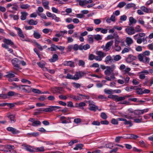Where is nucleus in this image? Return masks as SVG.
Returning <instances> with one entry per match:
<instances>
[{"mask_svg":"<svg viewBox=\"0 0 153 153\" xmlns=\"http://www.w3.org/2000/svg\"><path fill=\"white\" fill-rule=\"evenodd\" d=\"M35 151L38 152H42L45 150L43 146L40 147H37L36 149H35Z\"/></svg>","mask_w":153,"mask_h":153,"instance_id":"obj_35","label":"nucleus"},{"mask_svg":"<svg viewBox=\"0 0 153 153\" xmlns=\"http://www.w3.org/2000/svg\"><path fill=\"white\" fill-rule=\"evenodd\" d=\"M12 62L15 69L18 70L20 69V64H21V61L19 60L18 59L15 58L12 60Z\"/></svg>","mask_w":153,"mask_h":153,"instance_id":"obj_1","label":"nucleus"},{"mask_svg":"<svg viewBox=\"0 0 153 153\" xmlns=\"http://www.w3.org/2000/svg\"><path fill=\"white\" fill-rule=\"evenodd\" d=\"M74 86L76 88H79L81 86V85L79 83H76V82H73L72 83Z\"/></svg>","mask_w":153,"mask_h":153,"instance_id":"obj_60","label":"nucleus"},{"mask_svg":"<svg viewBox=\"0 0 153 153\" xmlns=\"http://www.w3.org/2000/svg\"><path fill=\"white\" fill-rule=\"evenodd\" d=\"M113 43V41H111L106 44L105 45L106 51H108L110 49L111 46L112 45Z\"/></svg>","mask_w":153,"mask_h":153,"instance_id":"obj_10","label":"nucleus"},{"mask_svg":"<svg viewBox=\"0 0 153 153\" xmlns=\"http://www.w3.org/2000/svg\"><path fill=\"white\" fill-rule=\"evenodd\" d=\"M139 137V136L137 135L134 134H131L130 135V136L129 137H126L127 139H136Z\"/></svg>","mask_w":153,"mask_h":153,"instance_id":"obj_40","label":"nucleus"},{"mask_svg":"<svg viewBox=\"0 0 153 153\" xmlns=\"http://www.w3.org/2000/svg\"><path fill=\"white\" fill-rule=\"evenodd\" d=\"M41 122L39 121L35 120L33 122L31 125L34 126H36L39 125H41Z\"/></svg>","mask_w":153,"mask_h":153,"instance_id":"obj_27","label":"nucleus"},{"mask_svg":"<svg viewBox=\"0 0 153 153\" xmlns=\"http://www.w3.org/2000/svg\"><path fill=\"white\" fill-rule=\"evenodd\" d=\"M74 100L75 101H77L79 100H82V98L79 97L74 95Z\"/></svg>","mask_w":153,"mask_h":153,"instance_id":"obj_56","label":"nucleus"},{"mask_svg":"<svg viewBox=\"0 0 153 153\" xmlns=\"http://www.w3.org/2000/svg\"><path fill=\"white\" fill-rule=\"evenodd\" d=\"M124 124L125 125H129V126L131 127L133 125L132 123H131V120L127 121L126 120V121H125L124 122Z\"/></svg>","mask_w":153,"mask_h":153,"instance_id":"obj_44","label":"nucleus"},{"mask_svg":"<svg viewBox=\"0 0 153 153\" xmlns=\"http://www.w3.org/2000/svg\"><path fill=\"white\" fill-rule=\"evenodd\" d=\"M39 111H44L46 112H51V106L48 108H47L44 109H43L42 108H39L38 109Z\"/></svg>","mask_w":153,"mask_h":153,"instance_id":"obj_25","label":"nucleus"},{"mask_svg":"<svg viewBox=\"0 0 153 153\" xmlns=\"http://www.w3.org/2000/svg\"><path fill=\"white\" fill-rule=\"evenodd\" d=\"M144 56L145 55H144L143 53L139 54L138 56L139 60L140 62H143Z\"/></svg>","mask_w":153,"mask_h":153,"instance_id":"obj_31","label":"nucleus"},{"mask_svg":"<svg viewBox=\"0 0 153 153\" xmlns=\"http://www.w3.org/2000/svg\"><path fill=\"white\" fill-rule=\"evenodd\" d=\"M51 111H53L56 110L57 109H58L60 108H61V107H60L58 106H51Z\"/></svg>","mask_w":153,"mask_h":153,"instance_id":"obj_49","label":"nucleus"},{"mask_svg":"<svg viewBox=\"0 0 153 153\" xmlns=\"http://www.w3.org/2000/svg\"><path fill=\"white\" fill-rule=\"evenodd\" d=\"M135 32H140L143 31V29L141 28V27L139 25H137L136 26L135 28Z\"/></svg>","mask_w":153,"mask_h":153,"instance_id":"obj_26","label":"nucleus"},{"mask_svg":"<svg viewBox=\"0 0 153 153\" xmlns=\"http://www.w3.org/2000/svg\"><path fill=\"white\" fill-rule=\"evenodd\" d=\"M126 42L128 45H129L133 43V41L131 38L128 37L126 38Z\"/></svg>","mask_w":153,"mask_h":153,"instance_id":"obj_29","label":"nucleus"},{"mask_svg":"<svg viewBox=\"0 0 153 153\" xmlns=\"http://www.w3.org/2000/svg\"><path fill=\"white\" fill-rule=\"evenodd\" d=\"M125 30L127 33L129 35H131L135 33V29L133 27H127Z\"/></svg>","mask_w":153,"mask_h":153,"instance_id":"obj_5","label":"nucleus"},{"mask_svg":"<svg viewBox=\"0 0 153 153\" xmlns=\"http://www.w3.org/2000/svg\"><path fill=\"white\" fill-rule=\"evenodd\" d=\"M113 62H115V61H117L120 60L121 59V56L119 55H116L115 56H113Z\"/></svg>","mask_w":153,"mask_h":153,"instance_id":"obj_22","label":"nucleus"},{"mask_svg":"<svg viewBox=\"0 0 153 153\" xmlns=\"http://www.w3.org/2000/svg\"><path fill=\"white\" fill-rule=\"evenodd\" d=\"M150 59L149 57H148L146 56H144L143 61L142 62L145 63L146 64L149 63V62Z\"/></svg>","mask_w":153,"mask_h":153,"instance_id":"obj_39","label":"nucleus"},{"mask_svg":"<svg viewBox=\"0 0 153 153\" xmlns=\"http://www.w3.org/2000/svg\"><path fill=\"white\" fill-rule=\"evenodd\" d=\"M94 39L97 40H99L102 39V38L100 35L97 34L94 36Z\"/></svg>","mask_w":153,"mask_h":153,"instance_id":"obj_43","label":"nucleus"},{"mask_svg":"<svg viewBox=\"0 0 153 153\" xmlns=\"http://www.w3.org/2000/svg\"><path fill=\"white\" fill-rule=\"evenodd\" d=\"M14 28L18 30V34L19 36L21 38V39L23 41H25L26 40H24L25 36L23 34L22 30L19 27H15Z\"/></svg>","mask_w":153,"mask_h":153,"instance_id":"obj_4","label":"nucleus"},{"mask_svg":"<svg viewBox=\"0 0 153 153\" xmlns=\"http://www.w3.org/2000/svg\"><path fill=\"white\" fill-rule=\"evenodd\" d=\"M63 65L65 66H69L71 67H75L74 62L72 61H65L63 63Z\"/></svg>","mask_w":153,"mask_h":153,"instance_id":"obj_8","label":"nucleus"},{"mask_svg":"<svg viewBox=\"0 0 153 153\" xmlns=\"http://www.w3.org/2000/svg\"><path fill=\"white\" fill-rule=\"evenodd\" d=\"M56 45H55L54 44H52L51 45V51H56Z\"/></svg>","mask_w":153,"mask_h":153,"instance_id":"obj_58","label":"nucleus"},{"mask_svg":"<svg viewBox=\"0 0 153 153\" xmlns=\"http://www.w3.org/2000/svg\"><path fill=\"white\" fill-rule=\"evenodd\" d=\"M137 93L138 94H143V91L141 88H137Z\"/></svg>","mask_w":153,"mask_h":153,"instance_id":"obj_48","label":"nucleus"},{"mask_svg":"<svg viewBox=\"0 0 153 153\" xmlns=\"http://www.w3.org/2000/svg\"><path fill=\"white\" fill-rule=\"evenodd\" d=\"M85 0L82 1H79V4L80 6H85L86 5Z\"/></svg>","mask_w":153,"mask_h":153,"instance_id":"obj_51","label":"nucleus"},{"mask_svg":"<svg viewBox=\"0 0 153 153\" xmlns=\"http://www.w3.org/2000/svg\"><path fill=\"white\" fill-rule=\"evenodd\" d=\"M127 19V16L125 15H123L120 16V20L121 21H125Z\"/></svg>","mask_w":153,"mask_h":153,"instance_id":"obj_62","label":"nucleus"},{"mask_svg":"<svg viewBox=\"0 0 153 153\" xmlns=\"http://www.w3.org/2000/svg\"><path fill=\"white\" fill-rule=\"evenodd\" d=\"M135 6V5L133 3H129L127 4L126 6V8L129 9L132 7H134Z\"/></svg>","mask_w":153,"mask_h":153,"instance_id":"obj_38","label":"nucleus"},{"mask_svg":"<svg viewBox=\"0 0 153 153\" xmlns=\"http://www.w3.org/2000/svg\"><path fill=\"white\" fill-rule=\"evenodd\" d=\"M52 19L55 20L56 22H58L60 21V19L59 17H56L54 14V15H53Z\"/></svg>","mask_w":153,"mask_h":153,"instance_id":"obj_54","label":"nucleus"},{"mask_svg":"<svg viewBox=\"0 0 153 153\" xmlns=\"http://www.w3.org/2000/svg\"><path fill=\"white\" fill-rule=\"evenodd\" d=\"M143 111L142 110H135L134 114L136 115H139L143 114Z\"/></svg>","mask_w":153,"mask_h":153,"instance_id":"obj_32","label":"nucleus"},{"mask_svg":"<svg viewBox=\"0 0 153 153\" xmlns=\"http://www.w3.org/2000/svg\"><path fill=\"white\" fill-rule=\"evenodd\" d=\"M42 5L45 9H49V7L48 6L49 2L46 0H43L42 1Z\"/></svg>","mask_w":153,"mask_h":153,"instance_id":"obj_13","label":"nucleus"},{"mask_svg":"<svg viewBox=\"0 0 153 153\" xmlns=\"http://www.w3.org/2000/svg\"><path fill=\"white\" fill-rule=\"evenodd\" d=\"M100 117L102 119L104 120H106L107 117L106 114L104 112H102L101 113Z\"/></svg>","mask_w":153,"mask_h":153,"instance_id":"obj_41","label":"nucleus"},{"mask_svg":"<svg viewBox=\"0 0 153 153\" xmlns=\"http://www.w3.org/2000/svg\"><path fill=\"white\" fill-rule=\"evenodd\" d=\"M18 94L15 93L14 92L12 91H10L8 92L7 95L9 96H12L15 95H18Z\"/></svg>","mask_w":153,"mask_h":153,"instance_id":"obj_45","label":"nucleus"},{"mask_svg":"<svg viewBox=\"0 0 153 153\" xmlns=\"http://www.w3.org/2000/svg\"><path fill=\"white\" fill-rule=\"evenodd\" d=\"M25 147L26 150L29 152H32L35 151V149L33 148L30 146H25Z\"/></svg>","mask_w":153,"mask_h":153,"instance_id":"obj_19","label":"nucleus"},{"mask_svg":"<svg viewBox=\"0 0 153 153\" xmlns=\"http://www.w3.org/2000/svg\"><path fill=\"white\" fill-rule=\"evenodd\" d=\"M3 42L7 45H14L13 43L11 41V40L4 39Z\"/></svg>","mask_w":153,"mask_h":153,"instance_id":"obj_24","label":"nucleus"},{"mask_svg":"<svg viewBox=\"0 0 153 153\" xmlns=\"http://www.w3.org/2000/svg\"><path fill=\"white\" fill-rule=\"evenodd\" d=\"M129 22L130 23L129 24V25L131 26L133 24H134L137 22V20L133 17L131 16L129 18Z\"/></svg>","mask_w":153,"mask_h":153,"instance_id":"obj_14","label":"nucleus"},{"mask_svg":"<svg viewBox=\"0 0 153 153\" xmlns=\"http://www.w3.org/2000/svg\"><path fill=\"white\" fill-rule=\"evenodd\" d=\"M7 130L11 132L13 134H16L19 133V131L12 127H8L7 128Z\"/></svg>","mask_w":153,"mask_h":153,"instance_id":"obj_9","label":"nucleus"},{"mask_svg":"<svg viewBox=\"0 0 153 153\" xmlns=\"http://www.w3.org/2000/svg\"><path fill=\"white\" fill-rule=\"evenodd\" d=\"M16 87L19 88V89H22L25 91V92L29 93L31 91V88L30 86L27 85H19L16 86Z\"/></svg>","mask_w":153,"mask_h":153,"instance_id":"obj_2","label":"nucleus"},{"mask_svg":"<svg viewBox=\"0 0 153 153\" xmlns=\"http://www.w3.org/2000/svg\"><path fill=\"white\" fill-rule=\"evenodd\" d=\"M29 7V6L27 4H23L20 5L21 8L24 9H27Z\"/></svg>","mask_w":153,"mask_h":153,"instance_id":"obj_47","label":"nucleus"},{"mask_svg":"<svg viewBox=\"0 0 153 153\" xmlns=\"http://www.w3.org/2000/svg\"><path fill=\"white\" fill-rule=\"evenodd\" d=\"M105 62L106 64L113 62V59L110 55L107 56L105 59Z\"/></svg>","mask_w":153,"mask_h":153,"instance_id":"obj_11","label":"nucleus"},{"mask_svg":"<svg viewBox=\"0 0 153 153\" xmlns=\"http://www.w3.org/2000/svg\"><path fill=\"white\" fill-rule=\"evenodd\" d=\"M78 65L79 66H81L83 67H85V62L82 60H79V61Z\"/></svg>","mask_w":153,"mask_h":153,"instance_id":"obj_37","label":"nucleus"},{"mask_svg":"<svg viewBox=\"0 0 153 153\" xmlns=\"http://www.w3.org/2000/svg\"><path fill=\"white\" fill-rule=\"evenodd\" d=\"M92 35H88V41L90 44H92L94 42V39L92 37Z\"/></svg>","mask_w":153,"mask_h":153,"instance_id":"obj_36","label":"nucleus"},{"mask_svg":"<svg viewBox=\"0 0 153 153\" xmlns=\"http://www.w3.org/2000/svg\"><path fill=\"white\" fill-rule=\"evenodd\" d=\"M89 106L88 109L90 111H96L97 110H98V107L95 105L93 103L90 102L89 104Z\"/></svg>","mask_w":153,"mask_h":153,"instance_id":"obj_6","label":"nucleus"},{"mask_svg":"<svg viewBox=\"0 0 153 153\" xmlns=\"http://www.w3.org/2000/svg\"><path fill=\"white\" fill-rule=\"evenodd\" d=\"M83 146V145L82 144H78L76 145L75 147L74 148V149L75 150H77L79 149H82Z\"/></svg>","mask_w":153,"mask_h":153,"instance_id":"obj_30","label":"nucleus"},{"mask_svg":"<svg viewBox=\"0 0 153 153\" xmlns=\"http://www.w3.org/2000/svg\"><path fill=\"white\" fill-rule=\"evenodd\" d=\"M58 59V56L56 54H54L53 55L51 58L49 59V61L52 62H53Z\"/></svg>","mask_w":153,"mask_h":153,"instance_id":"obj_12","label":"nucleus"},{"mask_svg":"<svg viewBox=\"0 0 153 153\" xmlns=\"http://www.w3.org/2000/svg\"><path fill=\"white\" fill-rule=\"evenodd\" d=\"M27 134L28 136H30V137H36L39 135V134L38 132H32L28 133Z\"/></svg>","mask_w":153,"mask_h":153,"instance_id":"obj_28","label":"nucleus"},{"mask_svg":"<svg viewBox=\"0 0 153 153\" xmlns=\"http://www.w3.org/2000/svg\"><path fill=\"white\" fill-rule=\"evenodd\" d=\"M56 87H54L53 88H51L50 89L51 91L53 93H55L56 92L58 93V91H57V90L55 88Z\"/></svg>","mask_w":153,"mask_h":153,"instance_id":"obj_50","label":"nucleus"},{"mask_svg":"<svg viewBox=\"0 0 153 153\" xmlns=\"http://www.w3.org/2000/svg\"><path fill=\"white\" fill-rule=\"evenodd\" d=\"M137 59V57L132 55H129L126 59V61L128 63H130L133 60H135Z\"/></svg>","mask_w":153,"mask_h":153,"instance_id":"obj_7","label":"nucleus"},{"mask_svg":"<svg viewBox=\"0 0 153 153\" xmlns=\"http://www.w3.org/2000/svg\"><path fill=\"white\" fill-rule=\"evenodd\" d=\"M5 147L6 149H7L9 150L13 149L14 148V146H11L10 145H6Z\"/></svg>","mask_w":153,"mask_h":153,"instance_id":"obj_53","label":"nucleus"},{"mask_svg":"<svg viewBox=\"0 0 153 153\" xmlns=\"http://www.w3.org/2000/svg\"><path fill=\"white\" fill-rule=\"evenodd\" d=\"M81 122V120L80 118H77L74 119V122L78 124Z\"/></svg>","mask_w":153,"mask_h":153,"instance_id":"obj_63","label":"nucleus"},{"mask_svg":"<svg viewBox=\"0 0 153 153\" xmlns=\"http://www.w3.org/2000/svg\"><path fill=\"white\" fill-rule=\"evenodd\" d=\"M108 68H109L111 70V71L113 72L114 69L115 68L116 66L114 64H113L111 65V66H108Z\"/></svg>","mask_w":153,"mask_h":153,"instance_id":"obj_57","label":"nucleus"},{"mask_svg":"<svg viewBox=\"0 0 153 153\" xmlns=\"http://www.w3.org/2000/svg\"><path fill=\"white\" fill-rule=\"evenodd\" d=\"M101 20L99 19H96L94 20V22L96 25H99L101 22Z\"/></svg>","mask_w":153,"mask_h":153,"instance_id":"obj_59","label":"nucleus"},{"mask_svg":"<svg viewBox=\"0 0 153 153\" xmlns=\"http://www.w3.org/2000/svg\"><path fill=\"white\" fill-rule=\"evenodd\" d=\"M21 13L22 14L20 17L21 19L22 20H25L26 18V16L27 15V13L25 12H21Z\"/></svg>","mask_w":153,"mask_h":153,"instance_id":"obj_17","label":"nucleus"},{"mask_svg":"<svg viewBox=\"0 0 153 153\" xmlns=\"http://www.w3.org/2000/svg\"><path fill=\"white\" fill-rule=\"evenodd\" d=\"M58 91V93L60 94H62L65 91L63 89V88L62 87H57L55 88Z\"/></svg>","mask_w":153,"mask_h":153,"instance_id":"obj_23","label":"nucleus"},{"mask_svg":"<svg viewBox=\"0 0 153 153\" xmlns=\"http://www.w3.org/2000/svg\"><path fill=\"white\" fill-rule=\"evenodd\" d=\"M112 72H113L108 68V66H107L106 69L104 71L105 74L106 76H109L111 74Z\"/></svg>","mask_w":153,"mask_h":153,"instance_id":"obj_18","label":"nucleus"},{"mask_svg":"<svg viewBox=\"0 0 153 153\" xmlns=\"http://www.w3.org/2000/svg\"><path fill=\"white\" fill-rule=\"evenodd\" d=\"M111 123L114 125H117L118 124V122L116 119L113 118L111 120Z\"/></svg>","mask_w":153,"mask_h":153,"instance_id":"obj_55","label":"nucleus"},{"mask_svg":"<svg viewBox=\"0 0 153 153\" xmlns=\"http://www.w3.org/2000/svg\"><path fill=\"white\" fill-rule=\"evenodd\" d=\"M32 92H33L34 93H37V94H40L41 93V91L39 90V89L33 88L32 89Z\"/></svg>","mask_w":153,"mask_h":153,"instance_id":"obj_61","label":"nucleus"},{"mask_svg":"<svg viewBox=\"0 0 153 153\" xmlns=\"http://www.w3.org/2000/svg\"><path fill=\"white\" fill-rule=\"evenodd\" d=\"M33 36V37L36 39H39L41 37V35L36 31H34Z\"/></svg>","mask_w":153,"mask_h":153,"instance_id":"obj_15","label":"nucleus"},{"mask_svg":"<svg viewBox=\"0 0 153 153\" xmlns=\"http://www.w3.org/2000/svg\"><path fill=\"white\" fill-rule=\"evenodd\" d=\"M96 54L100 57L102 58L105 56L106 54L101 51H98L96 53Z\"/></svg>","mask_w":153,"mask_h":153,"instance_id":"obj_16","label":"nucleus"},{"mask_svg":"<svg viewBox=\"0 0 153 153\" xmlns=\"http://www.w3.org/2000/svg\"><path fill=\"white\" fill-rule=\"evenodd\" d=\"M125 97L124 96L123 97H118V96H117L115 101L118 102L124 100L125 99Z\"/></svg>","mask_w":153,"mask_h":153,"instance_id":"obj_33","label":"nucleus"},{"mask_svg":"<svg viewBox=\"0 0 153 153\" xmlns=\"http://www.w3.org/2000/svg\"><path fill=\"white\" fill-rule=\"evenodd\" d=\"M94 59H95V56L92 54H90L89 56V59L92 60Z\"/></svg>","mask_w":153,"mask_h":153,"instance_id":"obj_64","label":"nucleus"},{"mask_svg":"<svg viewBox=\"0 0 153 153\" xmlns=\"http://www.w3.org/2000/svg\"><path fill=\"white\" fill-rule=\"evenodd\" d=\"M126 4V3L124 2H120L118 4L117 7L119 8H122Z\"/></svg>","mask_w":153,"mask_h":153,"instance_id":"obj_42","label":"nucleus"},{"mask_svg":"<svg viewBox=\"0 0 153 153\" xmlns=\"http://www.w3.org/2000/svg\"><path fill=\"white\" fill-rule=\"evenodd\" d=\"M85 74V73L83 71H79L76 72L74 76V80H78L80 77L83 76Z\"/></svg>","mask_w":153,"mask_h":153,"instance_id":"obj_3","label":"nucleus"},{"mask_svg":"<svg viewBox=\"0 0 153 153\" xmlns=\"http://www.w3.org/2000/svg\"><path fill=\"white\" fill-rule=\"evenodd\" d=\"M37 64L38 66L42 68H44V66L45 65V63H42V62H39L37 63Z\"/></svg>","mask_w":153,"mask_h":153,"instance_id":"obj_52","label":"nucleus"},{"mask_svg":"<svg viewBox=\"0 0 153 153\" xmlns=\"http://www.w3.org/2000/svg\"><path fill=\"white\" fill-rule=\"evenodd\" d=\"M104 92L107 94H111L113 93V90L112 89H106L104 90Z\"/></svg>","mask_w":153,"mask_h":153,"instance_id":"obj_34","label":"nucleus"},{"mask_svg":"<svg viewBox=\"0 0 153 153\" xmlns=\"http://www.w3.org/2000/svg\"><path fill=\"white\" fill-rule=\"evenodd\" d=\"M7 117L10 120L11 123H14L15 122L16 120L15 119V116L13 115H10L7 116Z\"/></svg>","mask_w":153,"mask_h":153,"instance_id":"obj_20","label":"nucleus"},{"mask_svg":"<svg viewBox=\"0 0 153 153\" xmlns=\"http://www.w3.org/2000/svg\"><path fill=\"white\" fill-rule=\"evenodd\" d=\"M138 22L140 24L143 25L144 27H146L144 25L145 22L142 18H139L138 20Z\"/></svg>","mask_w":153,"mask_h":153,"instance_id":"obj_46","label":"nucleus"},{"mask_svg":"<svg viewBox=\"0 0 153 153\" xmlns=\"http://www.w3.org/2000/svg\"><path fill=\"white\" fill-rule=\"evenodd\" d=\"M28 24L30 25H36L37 24L38 22L36 21H34L33 19H31L27 21Z\"/></svg>","mask_w":153,"mask_h":153,"instance_id":"obj_21","label":"nucleus"}]
</instances>
